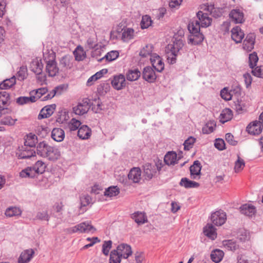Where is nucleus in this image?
<instances>
[{"mask_svg":"<svg viewBox=\"0 0 263 263\" xmlns=\"http://www.w3.org/2000/svg\"><path fill=\"white\" fill-rule=\"evenodd\" d=\"M218 9L214 7L212 4H202L200 6V10L197 13V17L198 19V23L202 28H206L210 26L212 22V19L209 16V14L214 17H218L221 13L216 14Z\"/></svg>","mask_w":263,"mask_h":263,"instance_id":"obj_1","label":"nucleus"},{"mask_svg":"<svg viewBox=\"0 0 263 263\" xmlns=\"http://www.w3.org/2000/svg\"><path fill=\"white\" fill-rule=\"evenodd\" d=\"M36 153L40 157L52 162L57 161L61 157V152L58 148L49 145L45 142H40L37 145Z\"/></svg>","mask_w":263,"mask_h":263,"instance_id":"obj_2","label":"nucleus"},{"mask_svg":"<svg viewBox=\"0 0 263 263\" xmlns=\"http://www.w3.org/2000/svg\"><path fill=\"white\" fill-rule=\"evenodd\" d=\"M178 32L181 37L179 39L175 37L173 43L168 44L165 48L167 59L168 62L171 64H174L176 62V57L179 51L184 46V42L182 40V37L184 35V30H180Z\"/></svg>","mask_w":263,"mask_h":263,"instance_id":"obj_3","label":"nucleus"},{"mask_svg":"<svg viewBox=\"0 0 263 263\" xmlns=\"http://www.w3.org/2000/svg\"><path fill=\"white\" fill-rule=\"evenodd\" d=\"M44 60L46 63V72L49 77H54L58 73L59 69L55 61V55L52 51H47L43 53Z\"/></svg>","mask_w":263,"mask_h":263,"instance_id":"obj_4","label":"nucleus"},{"mask_svg":"<svg viewBox=\"0 0 263 263\" xmlns=\"http://www.w3.org/2000/svg\"><path fill=\"white\" fill-rule=\"evenodd\" d=\"M46 165L42 161H37L32 167H27L22 170L20 175L22 178H33L37 175L43 173L46 168Z\"/></svg>","mask_w":263,"mask_h":263,"instance_id":"obj_5","label":"nucleus"},{"mask_svg":"<svg viewBox=\"0 0 263 263\" xmlns=\"http://www.w3.org/2000/svg\"><path fill=\"white\" fill-rule=\"evenodd\" d=\"M95 231L96 229L88 221L81 222L68 229V232L69 233H93Z\"/></svg>","mask_w":263,"mask_h":263,"instance_id":"obj_6","label":"nucleus"},{"mask_svg":"<svg viewBox=\"0 0 263 263\" xmlns=\"http://www.w3.org/2000/svg\"><path fill=\"white\" fill-rule=\"evenodd\" d=\"M90 103V100L88 98L83 99L73 108V112L78 115L85 114L88 111Z\"/></svg>","mask_w":263,"mask_h":263,"instance_id":"obj_7","label":"nucleus"},{"mask_svg":"<svg viewBox=\"0 0 263 263\" xmlns=\"http://www.w3.org/2000/svg\"><path fill=\"white\" fill-rule=\"evenodd\" d=\"M211 219L215 225L220 226L223 224L226 221V214L222 211H217L212 214Z\"/></svg>","mask_w":263,"mask_h":263,"instance_id":"obj_8","label":"nucleus"},{"mask_svg":"<svg viewBox=\"0 0 263 263\" xmlns=\"http://www.w3.org/2000/svg\"><path fill=\"white\" fill-rule=\"evenodd\" d=\"M115 250L120 255V256L124 259H127L133 253L131 247L126 243L119 245Z\"/></svg>","mask_w":263,"mask_h":263,"instance_id":"obj_9","label":"nucleus"},{"mask_svg":"<svg viewBox=\"0 0 263 263\" xmlns=\"http://www.w3.org/2000/svg\"><path fill=\"white\" fill-rule=\"evenodd\" d=\"M35 252L32 249L24 250L21 253L17 259L18 263H29L33 258Z\"/></svg>","mask_w":263,"mask_h":263,"instance_id":"obj_10","label":"nucleus"},{"mask_svg":"<svg viewBox=\"0 0 263 263\" xmlns=\"http://www.w3.org/2000/svg\"><path fill=\"white\" fill-rule=\"evenodd\" d=\"M112 87L116 90H121L126 86L125 78L124 75L120 74L115 76L111 82Z\"/></svg>","mask_w":263,"mask_h":263,"instance_id":"obj_11","label":"nucleus"},{"mask_svg":"<svg viewBox=\"0 0 263 263\" xmlns=\"http://www.w3.org/2000/svg\"><path fill=\"white\" fill-rule=\"evenodd\" d=\"M151 62L153 67L158 72H161L164 68V64L162 58L157 53L153 54L150 58Z\"/></svg>","mask_w":263,"mask_h":263,"instance_id":"obj_12","label":"nucleus"},{"mask_svg":"<svg viewBox=\"0 0 263 263\" xmlns=\"http://www.w3.org/2000/svg\"><path fill=\"white\" fill-rule=\"evenodd\" d=\"M231 21L235 24L242 23L245 21L243 12L238 9H233L229 13Z\"/></svg>","mask_w":263,"mask_h":263,"instance_id":"obj_13","label":"nucleus"},{"mask_svg":"<svg viewBox=\"0 0 263 263\" xmlns=\"http://www.w3.org/2000/svg\"><path fill=\"white\" fill-rule=\"evenodd\" d=\"M262 130V126L261 125V123L257 121L251 122L247 127V131L248 133L253 135L260 134Z\"/></svg>","mask_w":263,"mask_h":263,"instance_id":"obj_14","label":"nucleus"},{"mask_svg":"<svg viewBox=\"0 0 263 263\" xmlns=\"http://www.w3.org/2000/svg\"><path fill=\"white\" fill-rule=\"evenodd\" d=\"M131 218L138 225H142L147 222L146 213L143 212L137 211L131 214Z\"/></svg>","mask_w":263,"mask_h":263,"instance_id":"obj_15","label":"nucleus"},{"mask_svg":"<svg viewBox=\"0 0 263 263\" xmlns=\"http://www.w3.org/2000/svg\"><path fill=\"white\" fill-rule=\"evenodd\" d=\"M245 36V33L241 28L236 26L231 30V38L236 43H241Z\"/></svg>","mask_w":263,"mask_h":263,"instance_id":"obj_16","label":"nucleus"},{"mask_svg":"<svg viewBox=\"0 0 263 263\" xmlns=\"http://www.w3.org/2000/svg\"><path fill=\"white\" fill-rule=\"evenodd\" d=\"M43 68V65L42 61L39 58L33 59L29 66L30 69L37 75H40L42 73Z\"/></svg>","mask_w":263,"mask_h":263,"instance_id":"obj_17","label":"nucleus"},{"mask_svg":"<svg viewBox=\"0 0 263 263\" xmlns=\"http://www.w3.org/2000/svg\"><path fill=\"white\" fill-rule=\"evenodd\" d=\"M141 170L139 167H134L129 171L128 177L134 183H138L141 179Z\"/></svg>","mask_w":263,"mask_h":263,"instance_id":"obj_18","label":"nucleus"},{"mask_svg":"<svg viewBox=\"0 0 263 263\" xmlns=\"http://www.w3.org/2000/svg\"><path fill=\"white\" fill-rule=\"evenodd\" d=\"M55 109V105L54 104L45 106L40 111L38 115V119H42L49 117L53 114Z\"/></svg>","mask_w":263,"mask_h":263,"instance_id":"obj_19","label":"nucleus"},{"mask_svg":"<svg viewBox=\"0 0 263 263\" xmlns=\"http://www.w3.org/2000/svg\"><path fill=\"white\" fill-rule=\"evenodd\" d=\"M35 152L33 149L25 146L20 148L17 152L16 155L20 159H26L35 156Z\"/></svg>","mask_w":263,"mask_h":263,"instance_id":"obj_20","label":"nucleus"},{"mask_svg":"<svg viewBox=\"0 0 263 263\" xmlns=\"http://www.w3.org/2000/svg\"><path fill=\"white\" fill-rule=\"evenodd\" d=\"M255 35L254 34H248L243 43V48L247 51H251L253 48L255 43Z\"/></svg>","mask_w":263,"mask_h":263,"instance_id":"obj_21","label":"nucleus"},{"mask_svg":"<svg viewBox=\"0 0 263 263\" xmlns=\"http://www.w3.org/2000/svg\"><path fill=\"white\" fill-rule=\"evenodd\" d=\"M142 76L145 80L150 83L154 82L156 79L155 72L151 67L144 68Z\"/></svg>","mask_w":263,"mask_h":263,"instance_id":"obj_22","label":"nucleus"},{"mask_svg":"<svg viewBox=\"0 0 263 263\" xmlns=\"http://www.w3.org/2000/svg\"><path fill=\"white\" fill-rule=\"evenodd\" d=\"M201 166L198 161L194 162V164L190 167V173L191 178L194 179L200 178Z\"/></svg>","mask_w":263,"mask_h":263,"instance_id":"obj_23","label":"nucleus"},{"mask_svg":"<svg viewBox=\"0 0 263 263\" xmlns=\"http://www.w3.org/2000/svg\"><path fill=\"white\" fill-rule=\"evenodd\" d=\"M143 170L144 176L147 179H152L157 173L156 166L148 163L144 165Z\"/></svg>","mask_w":263,"mask_h":263,"instance_id":"obj_24","label":"nucleus"},{"mask_svg":"<svg viewBox=\"0 0 263 263\" xmlns=\"http://www.w3.org/2000/svg\"><path fill=\"white\" fill-rule=\"evenodd\" d=\"M240 211L241 214L251 217L256 213V209L254 205L250 204H245L240 207Z\"/></svg>","mask_w":263,"mask_h":263,"instance_id":"obj_25","label":"nucleus"},{"mask_svg":"<svg viewBox=\"0 0 263 263\" xmlns=\"http://www.w3.org/2000/svg\"><path fill=\"white\" fill-rule=\"evenodd\" d=\"M91 135V130L87 125H82L78 129V136L81 139H88Z\"/></svg>","mask_w":263,"mask_h":263,"instance_id":"obj_26","label":"nucleus"},{"mask_svg":"<svg viewBox=\"0 0 263 263\" xmlns=\"http://www.w3.org/2000/svg\"><path fill=\"white\" fill-rule=\"evenodd\" d=\"M204 234L212 240L217 237V233L215 227L211 223H208L203 228Z\"/></svg>","mask_w":263,"mask_h":263,"instance_id":"obj_27","label":"nucleus"},{"mask_svg":"<svg viewBox=\"0 0 263 263\" xmlns=\"http://www.w3.org/2000/svg\"><path fill=\"white\" fill-rule=\"evenodd\" d=\"M179 159L177 158V154L174 152H168L164 157V161L165 163L170 165H174L177 163Z\"/></svg>","mask_w":263,"mask_h":263,"instance_id":"obj_28","label":"nucleus"},{"mask_svg":"<svg viewBox=\"0 0 263 263\" xmlns=\"http://www.w3.org/2000/svg\"><path fill=\"white\" fill-rule=\"evenodd\" d=\"M51 137L54 141L61 142L65 138L64 131L60 128H54L52 131Z\"/></svg>","mask_w":263,"mask_h":263,"instance_id":"obj_29","label":"nucleus"},{"mask_svg":"<svg viewBox=\"0 0 263 263\" xmlns=\"http://www.w3.org/2000/svg\"><path fill=\"white\" fill-rule=\"evenodd\" d=\"M233 112L229 108H225L223 109L219 116V121L222 123H224L233 118Z\"/></svg>","mask_w":263,"mask_h":263,"instance_id":"obj_30","label":"nucleus"},{"mask_svg":"<svg viewBox=\"0 0 263 263\" xmlns=\"http://www.w3.org/2000/svg\"><path fill=\"white\" fill-rule=\"evenodd\" d=\"M210 256L213 262L219 263L222 260L224 256V252L220 249H215L211 252Z\"/></svg>","mask_w":263,"mask_h":263,"instance_id":"obj_31","label":"nucleus"},{"mask_svg":"<svg viewBox=\"0 0 263 263\" xmlns=\"http://www.w3.org/2000/svg\"><path fill=\"white\" fill-rule=\"evenodd\" d=\"M223 245L226 249L232 251H235L240 248L237 240H226L223 241Z\"/></svg>","mask_w":263,"mask_h":263,"instance_id":"obj_32","label":"nucleus"},{"mask_svg":"<svg viewBox=\"0 0 263 263\" xmlns=\"http://www.w3.org/2000/svg\"><path fill=\"white\" fill-rule=\"evenodd\" d=\"M154 46L152 44H147L144 46L139 52V55L143 58H146L149 56L151 58V55L153 54Z\"/></svg>","mask_w":263,"mask_h":263,"instance_id":"obj_33","label":"nucleus"},{"mask_svg":"<svg viewBox=\"0 0 263 263\" xmlns=\"http://www.w3.org/2000/svg\"><path fill=\"white\" fill-rule=\"evenodd\" d=\"M204 39L203 35L199 32L198 33L191 34L189 35V43L193 45H196L201 43Z\"/></svg>","mask_w":263,"mask_h":263,"instance_id":"obj_34","label":"nucleus"},{"mask_svg":"<svg viewBox=\"0 0 263 263\" xmlns=\"http://www.w3.org/2000/svg\"><path fill=\"white\" fill-rule=\"evenodd\" d=\"M135 36V31L133 29L126 28L123 30L122 33V40L124 42H128L134 39Z\"/></svg>","mask_w":263,"mask_h":263,"instance_id":"obj_35","label":"nucleus"},{"mask_svg":"<svg viewBox=\"0 0 263 263\" xmlns=\"http://www.w3.org/2000/svg\"><path fill=\"white\" fill-rule=\"evenodd\" d=\"M141 76L140 71L137 69H129L126 73V79L130 81L137 80Z\"/></svg>","mask_w":263,"mask_h":263,"instance_id":"obj_36","label":"nucleus"},{"mask_svg":"<svg viewBox=\"0 0 263 263\" xmlns=\"http://www.w3.org/2000/svg\"><path fill=\"white\" fill-rule=\"evenodd\" d=\"M180 185L185 188H197L199 184L195 181H191L187 178H183L180 182Z\"/></svg>","mask_w":263,"mask_h":263,"instance_id":"obj_37","label":"nucleus"},{"mask_svg":"<svg viewBox=\"0 0 263 263\" xmlns=\"http://www.w3.org/2000/svg\"><path fill=\"white\" fill-rule=\"evenodd\" d=\"M37 143L36 136L32 133L27 135L25 138L24 145L25 146H29L30 147H33Z\"/></svg>","mask_w":263,"mask_h":263,"instance_id":"obj_38","label":"nucleus"},{"mask_svg":"<svg viewBox=\"0 0 263 263\" xmlns=\"http://www.w3.org/2000/svg\"><path fill=\"white\" fill-rule=\"evenodd\" d=\"M16 83V79L14 76L12 78L4 80L0 83V89H8L13 86Z\"/></svg>","mask_w":263,"mask_h":263,"instance_id":"obj_39","label":"nucleus"},{"mask_svg":"<svg viewBox=\"0 0 263 263\" xmlns=\"http://www.w3.org/2000/svg\"><path fill=\"white\" fill-rule=\"evenodd\" d=\"M10 100V96L8 92L3 91L0 92V108H6Z\"/></svg>","mask_w":263,"mask_h":263,"instance_id":"obj_40","label":"nucleus"},{"mask_svg":"<svg viewBox=\"0 0 263 263\" xmlns=\"http://www.w3.org/2000/svg\"><path fill=\"white\" fill-rule=\"evenodd\" d=\"M119 55V53L118 51L112 50L109 52H108L104 57L98 60V61L101 62L104 59H105L106 61L108 62H111L115 60L116 59L118 58Z\"/></svg>","mask_w":263,"mask_h":263,"instance_id":"obj_41","label":"nucleus"},{"mask_svg":"<svg viewBox=\"0 0 263 263\" xmlns=\"http://www.w3.org/2000/svg\"><path fill=\"white\" fill-rule=\"evenodd\" d=\"M81 201V206L80 208V210L82 211L80 214L83 213L84 212L86 211V209H84V207H85L88 205L91 202V198L88 195H84L82 196L80 198Z\"/></svg>","mask_w":263,"mask_h":263,"instance_id":"obj_42","label":"nucleus"},{"mask_svg":"<svg viewBox=\"0 0 263 263\" xmlns=\"http://www.w3.org/2000/svg\"><path fill=\"white\" fill-rule=\"evenodd\" d=\"M47 91L46 87L39 88L36 90H32L30 92V95L35 98L34 102L39 99L43 95H45Z\"/></svg>","mask_w":263,"mask_h":263,"instance_id":"obj_43","label":"nucleus"},{"mask_svg":"<svg viewBox=\"0 0 263 263\" xmlns=\"http://www.w3.org/2000/svg\"><path fill=\"white\" fill-rule=\"evenodd\" d=\"M73 54L77 61H82L85 57L86 53L84 52L83 48L81 46H78L73 52Z\"/></svg>","mask_w":263,"mask_h":263,"instance_id":"obj_44","label":"nucleus"},{"mask_svg":"<svg viewBox=\"0 0 263 263\" xmlns=\"http://www.w3.org/2000/svg\"><path fill=\"white\" fill-rule=\"evenodd\" d=\"M98 39L96 35L89 37L86 42V47L89 49H95L98 47Z\"/></svg>","mask_w":263,"mask_h":263,"instance_id":"obj_45","label":"nucleus"},{"mask_svg":"<svg viewBox=\"0 0 263 263\" xmlns=\"http://www.w3.org/2000/svg\"><path fill=\"white\" fill-rule=\"evenodd\" d=\"M21 210L16 207H10L5 212V215L7 217L17 216L21 215Z\"/></svg>","mask_w":263,"mask_h":263,"instance_id":"obj_46","label":"nucleus"},{"mask_svg":"<svg viewBox=\"0 0 263 263\" xmlns=\"http://www.w3.org/2000/svg\"><path fill=\"white\" fill-rule=\"evenodd\" d=\"M245 166V162L243 159L240 158L239 156L237 157V159L235 162L234 171L235 173H239L241 172Z\"/></svg>","mask_w":263,"mask_h":263,"instance_id":"obj_47","label":"nucleus"},{"mask_svg":"<svg viewBox=\"0 0 263 263\" xmlns=\"http://www.w3.org/2000/svg\"><path fill=\"white\" fill-rule=\"evenodd\" d=\"M248 105L242 100H237L235 102V107L236 111L238 113H241L246 110Z\"/></svg>","mask_w":263,"mask_h":263,"instance_id":"obj_48","label":"nucleus"},{"mask_svg":"<svg viewBox=\"0 0 263 263\" xmlns=\"http://www.w3.org/2000/svg\"><path fill=\"white\" fill-rule=\"evenodd\" d=\"M115 250H113L110 253L109 263H121V256Z\"/></svg>","mask_w":263,"mask_h":263,"instance_id":"obj_49","label":"nucleus"},{"mask_svg":"<svg viewBox=\"0 0 263 263\" xmlns=\"http://www.w3.org/2000/svg\"><path fill=\"white\" fill-rule=\"evenodd\" d=\"M69 119L68 112L63 110L59 112L57 118V122L59 123H64Z\"/></svg>","mask_w":263,"mask_h":263,"instance_id":"obj_50","label":"nucleus"},{"mask_svg":"<svg viewBox=\"0 0 263 263\" xmlns=\"http://www.w3.org/2000/svg\"><path fill=\"white\" fill-rule=\"evenodd\" d=\"M200 27H201L199 25L198 21H197L192 22L188 26L189 30L191 34L198 33L200 32Z\"/></svg>","mask_w":263,"mask_h":263,"instance_id":"obj_51","label":"nucleus"},{"mask_svg":"<svg viewBox=\"0 0 263 263\" xmlns=\"http://www.w3.org/2000/svg\"><path fill=\"white\" fill-rule=\"evenodd\" d=\"M35 98L31 95L29 97H20L16 99V102L20 105H24L34 102Z\"/></svg>","mask_w":263,"mask_h":263,"instance_id":"obj_52","label":"nucleus"},{"mask_svg":"<svg viewBox=\"0 0 263 263\" xmlns=\"http://www.w3.org/2000/svg\"><path fill=\"white\" fill-rule=\"evenodd\" d=\"M119 193V190L117 186H110L106 189L104 192V195L112 197L117 196Z\"/></svg>","mask_w":263,"mask_h":263,"instance_id":"obj_53","label":"nucleus"},{"mask_svg":"<svg viewBox=\"0 0 263 263\" xmlns=\"http://www.w3.org/2000/svg\"><path fill=\"white\" fill-rule=\"evenodd\" d=\"M81 124L79 120L72 118L68 123L67 127L70 131H74L79 128Z\"/></svg>","mask_w":263,"mask_h":263,"instance_id":"obj_54","label":"nucleus"},{"mask_svg":"<svg viewBox=\"0 0 263 263\" xmlns=\"http://www.w3.org/2000/svg\"><path fill=\"white\" fill-rule=\"evenodd\" d=\"M216 127V124L213 122L210 121L206 123V124L202 128V132L204 134H210L212 133Z\"/></svg>","mask_w":263,"mask_h":263,"instance_id":"obj_55","label":"nucleus"},{"mask_svg":"<svg viewBox=\"0 0 263 263\" xmlns=\"http://www.w3.org/2000/svg\"><path fill=\"white\" fill-rule=\"evenodd\" d=\"M16 121L17 119H13L11 116L6 115L2 119L1 122L4 125H13Z\"/></svg>","mask_w":263,"mask_h":263,"instance_id":"obj_56","label":"nucleus"},{"mask_svg":"<svg viewBox=\"0 0 263 263\" xmlns=\"http://www.w3.org/2000/svg\"><path fill=\"white\" fill-rule=\"evenodd\" d=\"M152 23V21L149 16L146 15L142 17L141 22V27L142 29L147 28L149 27Z\"/></svg>","mask_w":263,"mask_h":263,"instance_id":"obj_57","label":"nucleus"},{"mask_svg":"<svg viewBox=\"0 0 263 263\" xmlns=\"http://www.w3.org/2000/svg\"><path fill=\"white\" fill-rule=\"evenodd\" d=\"M220 96L223 99L226 101L231 100L232 97V94L231 93V91L229 90L228 88L226 87L223 88L221 90Z\"/></svg>","mask_w":263,"mask_h":263,"instance_id":"obj_58","label":"nucleus"},{"mask_svg":"<svg viewBox=\"0 0 263 263\" xmlns=\"http://www.w3.org/2000/svg\"><path fill=\"white\" fill-rule=\"evenodd\" d=\"M111 246L112 241L111 240L105 241L103 243L102 252L105 256H107L109 254Z\"/></svg>","mask_w":263,"mask_h":263,"instance_id":"obj_59","label":"nucleus"},{"mask_svg":"<svg viewBox=\"0 0 263 263\" xmlns=\"http://www.w3.org/2000/svg\"><path fill=\"white\" fill-rule=\"evenodd\" d=\"M103 48L101 45L95 48L91 52V56L97 59L98 61L100 59L99 57L102 55V52H104Z\"/></svg>","mask_w":263,"mask_h":263,"instance_id":"obj_60","label":"nucleus"},{"mask_svg":"<svg viewBox=\"0 0 263 263\" xmlns=\"http://www.w3.org/2000/svg\"><path fill=\"white\" fill-rule=\"evenodd\" d=\"M258 58L256 53L253 52L249 55V63L251 68H253L256 65L258 62Z\"/></svg>","mask_w":263,"mask_h":263,"instance_id":"obj_61","label":"nucleus"},{"mask_svg":"<svg viewBox=\"0 0 263 263\" xmlns=\"http://www.w3.org/2000/svg\"><path fill=\"white\" fill-rule=\"evenodd\" d=\"M195 138L190 137L184 142V149L185 150H189L192 148L194 143L195 142Z\"/></svg>","mask_w":263,"mask_h":263,"instance_id":"obj_62","label":"nucleus"},{"mask_svg":"<svg viewBox=\"0 0 263 263\" xmlns=\"http://www.w3.org/2000/svg\"><path fill=\"white\" fill-rule=\"evenodd\" d=\"M214 145L215 147L220 151L225 149V142L222 139H216Z\"/></svg>","mask_w":263,"mask_h":263,"instance_id":"obj_63","label":"nucleus"},{"mask_svg":"<svg viewBox=\"0 0 263 263\" xmlns=\"http://www.w3.org/2000/svg\"><path fill=\"white\" fill-rule=\"evenodd\" d=\"M86 240H92V242L89 244L85 245L83 248V250L87 249L88 248L92 247L96 243L99 242L100 241V239L97 237H93L92 238L88 237L86 238Z\"/></svg>","mask_w":263,"mask_h":263,"instance_id":"obj_64","label":"nucleus"}]
</instances>
